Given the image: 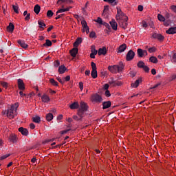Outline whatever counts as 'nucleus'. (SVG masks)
<instances>
[{
    "label": "nucleus",
    "mask_w": 176,
    "mask_h": 176,
    "mask_svg": "<svg viewBox=\"0 0 176 176\" xmlns=\"http://www.w3.org/2000/svg\"><path fill=\"white\" fill-rule=\"evenodd\" d=\"M17 108H19V103H15L10 109H8L6 112L7 117L10 118V119H13L14 118L13 115L17 111Z\"/></svg>",
    "instance_id": "1"
},
{
    "label": "nucleus",
    "mask_w": 176,
    "mask_h": 176,
    "mask_svg": "<svg viewBox=\"0 0 176 176\" xmlns=\"http://www.w3.org/2000/svg\"><path fill=\"white\" fill-rule=\"evenodd\" d=\"M116 21L118 23L120 27L124 30H126L127 28V25H129V23H127V21H129V17H126V19L122 18L120 19H117Z\"/></svg>",
    "instance_id": "2"
},
{
    "label": "nucleus",
    "mask_w": 176,
    "mask_h": 176,
    "mask_svg": "<svg viewBox=\"0 0 176 176\" xmlns=\"http://www.w3.org/2000/svg\"><path fill=\"white\" fill-rule=\"evenodd\" d=\"M117 14L116 15V20H119L120 19H127L126 14L122 12L120 7H117Z\"/></svg>",
    "instance_id": "3"
},
{
    "label": "nucleus",
    "mask_w": 176,
    "mask_h": 176,
    "mask_svg": "<svg viewBox=\"0 0 176 176\" xmlns=\"http://www.w3.org/2000/svg\"><path fill=\"white\" fill-rule=\"evenodd\" d=\"M92 102H96V104H100L102 102V97L100 96L98 94H95L91 96V98Z\"/></svg>",
    "instance_id": "4"
},
{
    "label": "nucleus",
    "mask_w": 176,
    "mask_h": 176,
    "mask_svg": "<svg viewBox=\"0 0 176 176\" xmlns=\"http://www.w3.org/2000/svg\"><path fill=\"white\" fill-rule=\"evenodd\" d=\"M135 56V52L130 50L126 55V61H131V60H133Z\"/></svg>",
    "instance_id": "5"
},
{
    "label": "nucleus",
    "mask_w": 176,
    "mask_h": 176,
    "mask_svg": "<svg viewBox=\"0 0 176 176\" xmlns=\"http://www.w3.org/2000/svg\"><path fill=\"white\" fill-rule=\"evenodd\" d=\"M79 109H81V111L87 112V111H89V105H87V104L86 102L81 101L80 103Z\"/></svg>",
    "instance_id": "6"
},
{
    "label": "nucleus",
    "mask_w": 176,
    "mask_h": 176,
    "mask_svg": "<svg viewBox=\"0 0 176 176\" xmlns=\"http://www.w3.org/2000/svg\"><path fill=\"white\" fill-rule=\"evenodd\" d=\"M107 69L111 72V74H118L119 70L118 69V65L108 66Z\"/></svg>",
    "instance_id": "7"
},
{
    "label": "nucleus",
    "mask_w": 176,
    "mask_h": 176,
    "mask_svg": "<svg viewBox=\"0 0 176 176\" xmlns=\"http://www.w3.org/2000/svg\"><path fill=\"white\" fill-rule=\"evenodd\" d=\"M91 53L90 54L91 58H96V55H97V53H98V51L96 50V46L91 45Z\"/></svg>",
    "instance_id": "8"
},
{
    "label": "nucleus",
    "mask_w": 176,
    "mask_h": 176,
    "mask_svg": "<svg viewBox=\"0 0 176 176\" xmlns=\"http://www.w3.org/2000/svg\"><path fill=\"white\" fill-rule=\"evenodd\" d=\"M152 36L154 38V39H157L160 42L164 41V36L161 34L154 33L153 34Z\"/></svg>",
    "instance_id": "9"
},
{
    "label": "nucleus",
    "mask_w": 176,
    "mask_h": 176,
    "mask_svg": "<svg viewBox=\"0 0 176 176\" xmlns=\"http://www.w3.org/2000/svg\"><path fill=\"white\" fill-rule=\"evenodd\" d=\"M109 24L114 31H118V23L116 22V21H115V19H112L109 22Z\"/></svg>",
    "instance_id": "10"
},
{
    "label": "nucleus",
    "mask_w": 176,
    "mask_h": 176,
    "mask_svg": "<svg viewBox=\"0 0 176 176\" xmlns=\"http://www.w3.org/2000/svg\"><path fill=\"white\" fill-rule=\"evenodd\" d=\"M18 87L19 90H25V87L24 85V82L21 79H18Z\"/></svg>",
    "instance_id": "11"
},
{
    "label": "nucleus",
    "mask_w": 176,
    "mask_h": 176,
    "mask_svg": "<svg viewBox=\"0 0 176 176\" xmlns=\"http://www.w3.org/2000/svg\"><path fill=\"white\" fill-rule=\"evenodd\" d=\"M111 105H112V102L111 101L103 102L102 109H108V108H110Z\"/></svg>",
    "instance_id": "12"
},
{
    "label": "nucleus",
    "mask_w": 176,
    "mask_h": 176,
    "mask_svg": "<svg viewBox=\"0 0 176 176\" xmlns=\"http://www.w3.org/2000/svg\"><path fill=\"white\" fill-rule=\"evenodd\" d=\"M19 131L22 134V135H25L27 137L28 135V130L23 127L19 128Z\"/></svg>",
    "instance_id": "13"
},
{
    "label": "nucleus",
    "mask_w": 176,
    "mask_h": 176,
    "mask_svg": "<svg viewBox=\"0 0 176 176\" xmlns=\"http://www.w3.org/2000/svg\"><path fill=\"white\" fill-rule=\"evenodd\" d=\"M18 44L20 45L23 49H28V44L25 43V41L23 40H18Z\"/></svg>",
    "instance_id": "14"
},
{
    "label": "nucleus",
    "mask_w": 176,
    "mask_h": 176,
    "mask_svg": "<svg viewBox=\"0 0 176 176\" xmlns=\"http://www.w3.org/2000/svg\"><path fill=\"white\" fill-rule=\"evenodd\" d=\"M98 54V56H105L107 54V48L105 47L100 48Z\"/></svg>",
    "instance_id": "15"
},
{
    "label": "nucleus",
    "mask_w": 176,
    "mask_h": 176,
    "mask_svg": "<svg viewBox=\"0 0 176 176\" xmlns=\"http://www.w3.org/2000/svg\"><path fill=\"white\" fill-rule=\"evenodd\" d=\"M78 50L76 47H74L73 49H72L69 51L70 55L72 57H76V55L78 54Z\"/></svg>",
    "instance_id": "16"
},
{
    "label": "nucleus",
    "mask_w": 176,
    "mask_h": 176,
    "mask_svg": "<svg viewBox=\"0 0 176 176\" xmlns=\"http://www.w3.org/2000/svg\"><path fill=\"white\" fill-rule=\"evenodd\" d=\"M142 82V78H140L139 79L136 80L134 83L131 84V87L136 89V87H138L140 86V83Z\"/></svg>",
    "instance_id": "17"
},
{
    "label": "nucleus",
    "mask_w": 176,
    "mask_h": 176,
    "mask_svg": "<svg viewBox=\"0 0 176 176\" xmlns=\"http://www.w3.org/2000/svg\"><path fill=\"white\" fill-rule=\"evenodd\" d=\"M166 32L169 35H174V34H176V27L170 28L168 30L166 31Z\"/></svg>",
    "instance_id": "18"
},
{
    "label": "nucleus",
    "mask_w": 176,
    "mask_h": 176,
    "mask_svg": "<svg viewBox=\"0 0 176 176\" xmlns=\"http://www.w3.org/2000/svg\"><path fill=\"white\" fill-rule=\"evenodd\" d=\"M126 49H127V45H126L125 43L122 44L118 47V53H123V52H124V50H126Z\"/></svg>",
    "instance_id": "19"
},
{
    "label": "nucleus",
    "mask_w": 176,
    "mask_h": 176,
    "mask_svg": "<svg viewBox=\"0 0 176 176\" xmlns=\"http://www.w3.org/2000/svg\"><path fill=\"white\" fill-rule=\"evenodd\" d=\"M124 68V65L123 62H120L118 65H117V69H118V73L122 72Z\"/></svg>",
    "instance_id": "20"
},
{
    "label": "nucleus",
    "mask_w": 176,
    "mask_h": 176,
    "mask_svg": "<svg viewBox=\"0 0 176 176\" xmlns=\"http://www.w3.org/2000/svg\"><path fill=\"white\" fill-rule=\"evenodd\" d=\"M82 38L80 37L77 38L76 41L74 43V47L78 48V46H79V45L82 43Z\"/></svg>",
    "instance_id": "21"
},
{
    "label": "nucleus",
    "mask_w": 176,
    "mask_h": 176,
    "mask_svg": "<svg viewBox=\"0 0 176 176\" xmlns=\"http://www.w3.org/2000/svg\"><path fill=\"white\" fill-rule=\"evenodd\" d=\"M85 111L82 110V109H78V112H77V115L78 116H79L80 118L83 119V118L85 117Z\"/></svg>",
    "instance_id": "22"
},
{
    "label": "nucleus",
    "mask_w": 176,
    "mask_h": 176,
    "mask_svg": "<svg viewBox=\"0 0 176 176\" xmlns=\"http://www.w3.org/2000/svg\"><path fill=\"white\" fill-rule=\"evenodd\" d=\"M144 52H145V50H144L141 48H138L137 50L138 56L140 58L144 57Z\"/></svg>",
    "instance_id": "23"
},
{
    "label": "nucleus",
    "mask_w": 176,
    "mask_h": 176,
    "mask_svg": "<svg viewBox=\"0 0 176 176\" xmlns=\"http://www.w3.org/2000/svg\"><path fill=\"white\" fill-rule=\"evenodd\" d=\"M41 100L43 102H49V101H50V98L49 97V96L44 94L42 96Z\"/></svg>",
    "instance_id": "24"
},
{
    "label": "nucleus",
    "mask_w": 176,
    "mask_h": 176,
    "mask_svg": "<svg viewBox=\"0 0 176 176\" xmlns=\"http://www.w3.org/2000/svg\"><path fill=\"white\" fill-rule=\"evenodd\" d=\"M69 108L70 109H78V108H79V103H78V102H74L69 105Z\"/></svg>",
    "instance_id": "25"
},
{
    "label": "nucleus",
    "mask_w": 176,
    "mask_h": 176,
    "mask_svg": "<svg viewBox=\"0 0 176 176\" xmlns=\"http://www.w3.org/2000/svg\"><path fill=\"white\" fill-rule=\"evenodd\" d=\"M9 139L11 142H13V144H16V142H17V136H16V135H11Z\"/></svg>",
    "instance_id": "26"
},
{
    "label": "nucleus",
    "mask_w": 176,
    "mask_h": 176,
    "mask_svg": "<svg viewBox=\"0 0 176 176\" xmlns=\"http://www.w3.org/2000/svg\"><path fill=\"white\" fill-rule=\"evenodd\" d=\"M7 31L8 32H13V31H14V25H13L12 23H10L9 25L7 27Z\"/></svg>",
    "instance_id": "27"
},
{
    "label": "nucleus",
    "mask_w": 176,
    "mask_h": 176,
    "mask_svg": "<svg viewBox=\"0 0 176 176\" xmlns=\"http://www.w3.org/2000/svg\"><path fill=\"white\" fill-rule=\"evenodd\" d=\"M38 24L39 25V28H41L42 30H45V27H46V24H45V22L43 21L38 20Z\"/></svg>",
    "instance_id": "28"
},
{
    "label": "nucleus",
    "mask_w": 176,
    "mask_h": 176,
    "mask_svg": "<svg viewBox=\"0 0 176 176\" xmlns=\"http://www.w3.org/2000/svg\"><path fill=\"white\" fill-rule=\"evenodd\" d=\"M32 121L34 123L39 124L41 123V117H39V116H36L34 117H32Z\"/></svg>",
    "instance_id": "29"
},
{
    "label": "nucleus",
    "mask_w": 176,
    "mask_h": 176,
    "mask_svg": "<svg viewBox=\"0 0 176 176\" xmlns=\"http://www.w3.org/2000/svg\"><path fill=\"white\" fill-rule=\"evenodd\" d=\"M34 12L36 14H39V12H41V6L36 4L34 8Z\"/></svg>",
    "instance_id": "30"
},
{
    "label": "nucleus",
    "mask_w": 176,
    "mask_h": 176,
    "mask_svg": "<svg viewBox=\"0 0 176 176\" xmlns=\"http://www.w3.org/2000/svg\"><path fill=\"white\" fill-rule=\"evenodd\" d=\"M72 7L69 8H61L60 10H58L56 12V16L58 15V13H64V12H68L69 10V9H71Z\"/></svg>",
    "instance_id": "31"
},
{
    "label": "nucleus",
    "mask_w": 176,
    "mask_h": 176,
    "mask_svg": "<svg viewBox=\"0 0 176 176\" xmlns=\"http://www.w3.org/2000/svg\"><path fill=\"white\" fill-rule=\"evenodd\" d=\"M65 71H67V67H65V66L61 65L59 67V68H58L59 74H64V72H65Z\"/></svg>",
    "instance_id": "32"
},
{
    "label": "nucleus",
    "mask_w": 176,
    "mask_h": 176,
    "mask_svg": "<svg viewBox=\"0 0 176 176\" xmlns=\"http://www.w3.org/2000/svg\"><path fill=\"white\" fill-rule=\"evenodd\" d=\"M53 114L52 113H49L46 115V120H47V122H52V120H53Z\"/></svg>",
    "instance_id": "33"
},
{
    "label": "nucleus",
    "mask_w": 176,
    "mask_h": 176,
    "mask_svg": "<svg viewBox=\"0 0 176 176\" xmlns=\"http://www.w3.org/2000/svg\"><path fill=\"white\" fill-rule=\"evenodd\" d=\"M81 25H82V32H85V29H86L89 27L87 25V22H86L85 20H82L81 21Z\"/></svg>",
    "instance_id": "34"
},
{
    "label": "nucleus",
    "mask_w": 176,
    "mask_h": 176,
    "mask_svg": "<svg viewBox=\"0 0 176 176\" xmlns=\"http://www.w3.org/2000/svg\"><path fill=\"white\" fill-rule=\"evenodd\" d=\"M149 61H151V63H153V64H157V58H156L155 56H151L149 58Z\"/></svg>",
    "instance_id": "35"
},
{
    "label": "nucleus",
    "mask_w": 176,
    "mask_h": 176,
    "mask_svg": "<svg viewBox=\"0 0 176 176\" xmlns=\"http://www.w3.org/2000/svg\"><path fill=\"white\" fill-rule=\"evenodd\" d=\"M157 19H158L159 21H162L163 23H164V21H166V18L160 14H157Z\"/></svg>",
    "instance_id": "36"
},
{
    "label": "nucleus",
    "mask_w": 176,
    "mask_h": 176,
    "mask_svg": "<svg viewBox=\"0 0 176 176\" xmlns=\"http://www.w3.org/2000/svg\"><path fill=\"white\" fill-rule=\"evenodd\" d=\"M91 75L94 79H96L97 78L98 74H97V69H94L91 71Z\"/></svg>",
    "instance_id": "37"
},
{
    "label": "nucleus",
    "mask_w": 176,
    "mask_h": 176,
    "mask_svg": "<svg viewBox=\"0 0 176 176\" xmlns=\"http://www.w3.org/2000/svg\"><path fill=\"white\" fill-rule=\"evenodd\" d=\"M50 83L52 85V86H58V82L56 81L54 78L50 79Z\"/></svg>",
    "instance_id": "38"
},
{
    "label": "nucleus",
    "mask_w": 176,
    "mask_h": 176,
    "mask_svg": "<svg viewBox=\"0 0 176 176\" xmlns=\"http://www.w3.org/2000/svg\"><path fill=\"white\" fill-rule=\"evenodd\" d=\"M145 66V63L144 61L140 60L138 63V68H143Z\"/></svg>",
    "instance_id": "39"
},
{
    "label": "nucleus",
    "mask_w": 176,
    "mask_h": 176,
    "mask_svg": "<svg viewBox=\"0 0 176 176\" xmlns=\"http://www.w3.org/2000/svg\"><path fill=\"white\" fill-rule=\"evenodd\" d=\"M52 41H51L50 40H49V39H47V40L45 41V43H44V44L43 45V46H48V47H50V46H52Z\"/></svg>",
    "instance_id": "40"
},
{
    "label": "nucleus",
    "mask_w": 176,
    "mask_h": 176,
    "mask_svg": "<svg viewBox=\"0 0 176 176\" xmlns=\"http://www.w3.org/2000/svg\"><path fill=\"white\" fill-rule=\"evenodd\" d=\"M0 85L4 87V89H8V87H9V84H8V82H3V81H1L0 82Z\"/></svg>",
    "instance_id": "41"
},
{
    "label": "nucleus",
    "mask_w": 176,
    "mask_h": 176,
    "mask_svg": "<svg viewBox=\"0 0 176 176\" xmlns=\"http://www.w3.org/2000/svg\"><path fill=\"white\" fill-rule=\"evenodd\" d=\"M53 14H54V13L52 10H48L47 12V16H48L49 19H50L51 17H53Z\"/></svg>",
    "instance_id": "42"
},
{
    "label": "nucleus",
    "mask_w": 176,
    "mask_h": 176,
    "mask_svg": "<svg viewBox=\"0 0 176 176\" xmlns=\"http://www.w3.org/2000/svg\"><path fill=\"white\" fill-rule=\"evenodd\" d=\"M109 3H111L112 6H116V5H118V1H116V0H109Z\"/></svg>",
    "instance_id": "43"
},
{
    "label": "nucleus",
    "mask_w": 176,
    "mask_h": 176,
    "mask_svg": "<svg viewBox=\"0 0 176 176\" xmlns=\"http://www.w3.org/2000/svg\"><path fill=\"white\" fill-rule=\"evenodd\" d=\"M96 23H98V24H100V25H102L104 23V21H102V19L100 17H98V19L95 21Z\"/></svg>",
    "instance_id": "44"
},
{
    "label": "nucleus",
    "mask_w": 176,
    "mask_h": 176,
    "mask_svg": "<svg viewBox=\"0 0 176 176\" xmlns=\"http://www.w3.org/2000/svg\"><path fill=\"white\" fill-rule=\"evenodd\" d=\"M102 25H104V27H106V28H107L109 31H111V25H109V23L107 22H103Z\"/></svg>",
    "instance_id": "45"
},
{
    "label": "nucleus",
    "mask_w": 176,
    "mask_h": 176,
    "mask_svg": "<svg viewBox=\"0 0 176 176\" xmlns=\"http://www.w3.org/2000/svg\"><path fill=\"white\" fill-rule=\"evenodd\" d=\"M60 2H65L66 3H72L74 2L72 0H58V3Z\"/></svg>",
    "instance_id": "46"
},
{
    "label": "nucleus",
    "mask_w": 176,
    "mask_h": 176,
    "mask_svg": "<svg viewBox=\"0 0 176 176\" xmlns=\"http://www.w3.org/2000/svg\"><path fill=\"white\" fill-rule=\"evenodd\" d=\"M12 9H13L14 12H15L16 14H19V6H12Z\"/></svg>",
    "instance_id": "47"
},
{
    "label": "nucleus",
    "mask_w": 176,
    "mask_h": 176,
    "mask_svg": "<svg viewBox=\"0 0 176 176\" xmlns=\"http://www.w3.org/2000/svg\"><path fill=\"white\" fill-rule=\"evenodd\" d=\"M149 53H155L156 52V48L155 47L148 49Z\"/></svg>",
    "instance_id": "48"
},
{
    "label": "nucleus",
    "mask_w": 176,
    "mask_h": 176,
    "mask_svg": "<svg viewBox=\"0 0 176 176\" xmlns=\"http://www.w3.org/2000/svg\"><path fill=\"white\" fill-rule=\"evenodd\" d=\"M89 38H96V32H91L89 34Z\"/></svg>",
    "instance_id": "49"
},
{
    "label": "nucleus",
    "mask_w": 176,
    "mask_h": 176,
    "mask_svg": "<svg viewBox=\"0 0 176 176\" xmlns=\"http://www.w3.org/2000/svg\"><path fill=\"white\" fill-rule=\"evenodd\" d=\"M91 65L92 70L97 69V66L96 65L94 62H91Z\"/></svg>",
    "instance_id": "50"
},
{
    "label": "nucleus",
    "mask_w": 176,
    "mask_h": 176,
    "mask_svg": "<svg viewBox=\"0 0 176 176\" xmlns=\"http://www.w3.org/2000/svg\"><path fill=\"white\" fill-rule=\"evenodd\" d=\"M9 156H10V154H6L5 155L1 156L0 160H3L6 159L7 157H9Z\"/></svg>",
    "instance_id": "51"
},
{
    "label": "nucleus",
    "mask_w": 176,
    "mask_h": 176,
    "mask_svg": "<svg viewBox=\"0 0 176 176\" xmlns=\"http://www.w3.org/2000/svg\"><path fill=\"white\" fill-rule=\"evenodd\" d=\"M142 69H144V71L145 72H146V73H148V72H149V67H148V66H146V65H145L143 68H142Z\"/></svg>",
    "instance_id": "52"
},
{
    "label": "nucleus",
    "mask_w": 176,
    "mask_h": 176,
    "mask_svg": "<svg viewBox=\"0 0 176 176\" xmlns=\"http://www.w3.org/2000/svg\"><path fill=\"white\" fill-rule=\"evenodd\" d=\"M122 85H123V83L120 81H118V82H115V85H113V86H122Z\"/></svg>",
    "instance_id": "53"
},
{
    "label": "nucleus",
    "mask_w": 176,
    "mask_h": 176,
    "mask_svg": "<svg viewBox=\"0 0 176 176\" xmlns=\"http://www.w3.org/2000/svg\"><path fill=\"white\" fill-rule=\"evenodd\" d=\"M73 119L77 121L82 120V118L78 117V116H73Z\"/></svg>",
    "instance_id": "54"
},
{
    "label": "nucleus",
    "mask_w": 176,
    "mask_h": 176,
    "mask_svg": "<svg viewBox=\"0 0 176 176\" xmlns=\"http://www.w3.org/2000/svg\"><path fill=\"white\" fill-rule=\"evenodd\" d=\"M142 27H143L144 28H146V27H148V24L146 23V22L145 21H143L142 22Z\"/></svg>",
    "instance_id": "55"
},
{
    "label": "nucleus",
    "mask_w": 176,
    "mask_h": 176,
    "mask_svg": "<svg viewBox=\"0 0 176 176\" xmlns=\"http://www.w3.org/2000/svg\"><path fill=\"white\" fill-rule=\"evenodd\" d=\"M105 96L106 97H111V92H109V90H106Z\"/></svg>",
    "instance_id": "56"
},
{
    "label": "nucleus",
    "mask_w": 176,
    "mask_h": 176,
    "mask_svg": "<svg viewBox=\"0 0 176 176\" xmlns=\"http://www.w3.org/2000/svg\"><path fill=\"white\" fill-rule=\"evenodd\" d=\"M57 80L59 81L61 85H64V82H65V80L61 79L60 78H57Z\"/></svg>",
    "instance_id": "57"
},
{
    "label": "nucleus",
    "mask_w": 176,
    "mask_h": 176,
    "mask_svg": "<svg viewBox=\"0 0 176 176\" xmlns=\"http://www.w3.org/2000/svg\"><path fill=\"white\" fill-rule=\"evenodd\" d=\"M70 79L71 77L69 76H67L65 78H64L63 80H65V82H69Z\"/></svg>",
    "instance_id": "58"
},
{
    "label": "nucleus",
    "mask_w": 176,
    "mask_h": 176,
    "mask_svg": "<svg viewBox=\"0 0 176 176\" xmlns=\"http://www.w3.org/2000/svg\"><path fill=\"white\" fill-rule=\"evenodd\" d=\"M138 10H139V12H142V10H144V6H138Z\"/></svg>",
    "instance_id": "59"
},
{
    "label": "nucleus",
    "mask_w": 176,
    "mask_h": 176,
    "mask_svg": "<svg viewBox=\"0 0 176 176\" xmlns=\"http://www.w3.org/2000/svg\"><path fill=\"white\" fill-rule=\"evenodd\" d=\"M59 65H60V61L56 60L54 62V67H56L57 68V67H59Z\"/></svg>",
    "instance_id": "60"
},
{
    "label": "nucleus",
    "mask_w": 176,
    "mask_h": 176,
    "mask_svg": "<svg viewBox=\"0 0 176 176\" xmlns=\"http://www.w3.org/2000/svg\"><path fill=\"white\" fill-rule=\"evenodd\" d=\"M30 16H31V14L28 13L26 16L25 17V21H28L30 20Z\"/></svg>",
    "instance_id": "61"
},
{
    "label": "nucleus",
    "mask_w": 176,
    "mask_h": 176,
    "mask_svg": "<svg viewBox=\"0 0 176 176\" xmlns=\"http://www.w3.org/2000/svg\"><path fill=\"white\" fill-rule=\"evenodd\" d=\"M165 17H166V19H169L170 17H171V14H170L168 12H166Z\"/></svg>",
    "instance_id": "62"
},
{
    "label": "nucleus",
    "mask_w": 176,
    "mask_h": 176,
    "mask_svg": "<svg viewBox=\"0 0 176 176\" xmlns=\"http://www.w3.org/2000/svg\"><path fill=\"white\" fill-rule=\"evenodd\" d=\"M79 87L80 90H83V82H79Z\"/></svg>",
    "instance_id": "63"
},
{
    "label": "nucleus",
    "mask_w": 176,
    "mask_h": 176,
    "mask_svg": "<svg viewBox=\"0 0 176 176\" xmlns=\"http://www.w3.org/2000/svg\"><path fill=\"white\" fill-rule=\"evenodd\" d=\"M171 9H172L173 12L176 13V6H172Z\"/></svg>",
    "instance_id": "64"
}]
</instances>
